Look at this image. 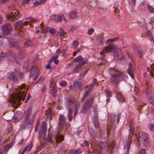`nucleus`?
<instances>
[{"mask_svg":"<svg viewBox=\"0 0 154 154\" xmlns=\"http://www.w3.org/2000/svg\"><path fill=\"white\" fill-rule=\"evenodd\" d=\"M111 75L110 82L112 85L115 87H117L119 82L128 77L127 75H123L122 73L119 71L115 70L111 68L110 70Z\"/></svg>","mask_w":154,"mask_h":154,"instance_id":"f257e3e1","label":"nucleus"},{"mask_svg":"<svg viewBox=\"0 0 154 154\" xmlns=\"http://www.w3.org/2000/svg\"><path fill=\"white\" fill-rule=\"evenodd\" d=\"M23 90V87H20L18 90L12 95L11 102L13 104L17 105L20 100H24L26 94Z\"/></svg>","mask_w":154,"mask_h":154,"instance_id":"f03ea898","label":"nucleus"},{"mask_svg":"<svg viewBox=\"0 0 154 154\" xmlns=\"http://www.w3.org/2000/svg\"><path fill=\"white\" fill-rule=\"evenodd\" d=\"M47 124L45 122H42L41 124L40 131L39 132L40 137L44 140L48 142H50L51 144H54V141L52 140V135L51 134H48V137H46V134L47 131Z\"/></svg>","mask_w":154,"mask_h":154,"instance_id":"7ed1b4c3","label":"nucleus"},{"mask_svg":"<svg viewBox=\"0 0 154 154\" xmlns=\"http://www.w3.org/2000/svg\"><path fill=\"white\" fill-rule=\"evenodd\" d=\"M127 54L128 56V61L129 62V67L127 70V72L132 78L134 79V66L135 65L134 61L131 53L127 52Z\"/></svg>","mask_w":154,"mask_h":154,"instance_id":"20e7f679","label":"nucleus"},{"mask_svg":"<svg viewBox=\"0 0 154 154\" xmlns=\"http://www.w3.org/2000/svg\"><path fill=\"white\" fill-rule=\"evenodd\" d=\"M93 100L91 98L85 101V103L83 105L81 109V112L82 114L86 113L89 108L90 105L92 104Z\"/></svg>","mask_w":154,"mask_h":154,"instance_id":"39448f33","label":"nucleus"},{"mask_svg":"<svg viewBox=\"0 0 154 154\" xmlns=\"http://www.w3.org/2000/svg\"><path fill=\"white\" fill-rule=\"evenodd\" d=\"M14 72H11L8 73L7 78L10 79L14 83H17L18 82V79L15 73H17L20 72V69L18 68H15L14 69Z\"/></svg>","mask_w":154,"mask_h":154,"instance_id":"423d86ee","label":"nucleus"},{"mask_svg":"<svg viewBox=\"0 0 154 154\" xmlns=\"http://www.w3.org/2000/svg\"><path fill=\"white\" fill-rule=\"evenodd\" d=\"M139 137L145 147L150 146V145L148 139V134L147 133H142L140 134H139Z\"/></svg>","mask_w":154,"mask_h":154,"instance_id":"0eeeda50","label":"nucleus"},{"mask_svg":"<svg viewBox=\"0 0 154 154\" xmlns=\"http://www.w3.org/2000/svg\"><path fill=\"white\" fill-rule=\"evenodd\" d=\"M76 101L75 98L71 97L66 99V108L68 110L73 111L72 109L75 106Z\"/></svg>","mask_w":154,"mask_h":154,"instance_id":"6e6552de","label":"nucleus"},{"mask_svg":"<svg viewBox=\"0 0 154 154\" xmlns=\"http://www.w3.org/2000/svg\"><path fill=\"white\" fill-rule=\"evenodd\" d=\"M5 55L7 58L11 61L15 62L17 64L19 63L18 61L16 59L15 54L11 51H8L5 53Z\"/></svg>","mask_w":154,"mask_h":154,"instance_id":"1a4fd4ad","label":"nucleus"},{"mask_svg":"<svg viewBox=\"0 0 154 154\" xmlns=\"http://www.w3.org/2000/svg\"><path fill=\"white\" fill-rule=\"evenodd\" d=\"M30 72L31 73L30 75V77H32L33 80H35L39 74L37 66L36 65L33 66L31 68Z\"/></svg>","mask_w":154,"mask_h":154,"instance_id":"9d476101","label":"nucleus"},{"mask_svg":"<svg viewBox=\"0 0 154 154\" xmlns=\"http://www.w3.org/2000/svg\"><path fill=\"white\" fill-rule=\"evenodd\" d=\"M2 28L3 33L5 35L10 34L12 30V28L11 25L9 23H6L3 25Z\"/></svg>","mask_w":154,"mask_h":154,"instance_id":"9b49d317","label":"nucleus"},{"mask_svg":"<svg viewBox=\"0 0 154 154\" xmlns=\"http://www.w3.org/2000/svg\"><path fill=\"white\" fill-rule=\"evenodd\" d=\"M29 22L28 21L23 22L22 20H19L14 24V26L15 29L17 30H20V29L22 28L24 25H28Z\"/></svg>","mask_w":154,"mask_h":154,"instance_id":"f8f14e48","label":"nucleus"},{"mask_svg":"<svg viewBox=\"0 0 154 154\" xmlns=\"http://www.w3.org/2000/svg\"><path fill=\"white\" fill-rule=\"evenodd\" d=\"M58 128L61 129L62 128L66 122V119L64 116L62 115H60L59 116Z\"/></svg>","mask_w":154,"mask_h":154,"instance_id":"ddd939ff","label":"nucleus"},{"mask_svg":"<svg viewBox=\"0 0 154 154\" xmlns=\"http://www.w3.org/2000/svg\"><path fill=\"white\" fill-rule=\"evenodd\" d=\"M116 47H115L114 44L111 43L107 46L104 48V51H105L106 53L109 52H114Z\"/></svg>","mask_w":154,"mask_h":154,"instance_id":"4468645a","label":"nucleus"},{"mask_svg":"<svg viewBox=\"0 0 154 154\" xmlns=\"http://www.w3.org/2000/svg\"><path fill=\"white\" fill-rule=\"evenodd\" d=\"M132 48L137 52V54L140 58L143 57V53L140 49V46L135 44H133L131 46Z\"/></svg>","mask_w":154,"mask_h":154,"instance_id":"2eb2a0df","label":"nucleus"},{"mask_svg":"<svg viewBox=\"0 0 154 154\" xmlns=\"http://www.w3.org/2000/svg\"><path fill=\"white\" fill-rule=\"evenodd\" d=\"M88 62V60L83 61L77 66L72 70V73H78L81 69V67L83 65L86 64Z\"/></svg>","mask_w":154,"mask_h":154,"instance_id":"dca6fc26","label":"nucleus"},{"mask_svg":"<svg viewBox=\"0 0 154 154\" xmlns=\"http://www.w3.org/2000/svg\"><path fill=\"white\" fill-rule=\"evenodd\" d=\"M73 87L75 90H81L83 88L82 85L78 81H75L73 83Z\"/></svg>","mask_w":154,"mask_h":154,"instance_id":"f3484780","label":"nucleus"},{"mask_svg":"<svg viewBox=\"0 0 154 154\" xmlns=\"http://www.w3.org/2000/svg\"><path fill=\"white\" fill-rule=\"evenodd\" d=\"M22 16V14H19L18 12H17V13L15 12L14 14L10 16L8 19L9 20H16Z\"/></svg>","mask_w":154,"mask_h":154,"instance_id":"a211bd4d","label":"nucleus"},{"mask_svg":"<svg viewBox=\"0 0 154 154\" xmlns=\"http://www.w3.org/2000/svg\"><path fill=\"white\" fill-rule=\"evenodd\" d=\"M82 152V149L80 148H79L77 149H71L69 150L67 152V154H81Z\"/></svg>","mask_w":154,"mask_h":154,"instance_id":"6ab92c4d","label":"nucleus"},{"mask_svg":"<svg viewBox=\"0 0 154 154\" xmlns=\"http://www.w3.org/2000/svg\"><path fill=\"white\" fill-rule=\"evenodd\" d=\"M19 44L17 41L15 39H12L10 44L11 47H15L17 49H20V46H19Z\"/></svg>","mask_w":154,"mask_h":154,"instance_id":"aec40b11","label":"nucleus"},{"mask_svg":"<svg viewBox=\"0 0 154 154\" xmlns=\"http://www.w3.org/2000/svg\"><path fill=\"white\" fill-rule=\"evenodd\" d=\"M149 102L152 105H154V96L149 92L146 95Z\"/></svg>","mask_w":154,"mask_h":154,"instance_id":"412c9836","label":"nucleus"},{"mask_svg":"<svg viewBox=\"0 0 154 154\" xmlns=\"http://www.w3.org/2000/svg\"><path fill=\"white\" fill-rule=\"evenodd\" d=\"M24 121L25 122L23 126V129L25 128L28 125H30L33 122L32 120L29 119V118L26 119L24 118Z\"/></svg>","mask_w":154,"mask_h":154,"instance_id":"4be33fe9","label":"nucleus"},{"mask_svg":"<svg viewBox=\"0 0 154 154\" xmlns=\"http://www.w3.org/2000/svg\"><path fill=\"white\" fill-rule=\"evenodd\" d=\"M54 139H55L57 142H59L62 141L63 140V136L60 135L59 134H57L55 135Z\"/></svg>","mask_w":154,"mask_h":154,"instance_id":"5701e85b","label":"nucleus"},{"mask_svg":"<svg viewBox=\"0 0 154 154\" xmlns=\"http://www.w3.org/2000/svg\"><path fill=\"white\" fill-rule=\"evenodd\" d=\"M33 44L32 40L30 39H28L24 43V46L25 48L31 46Z\"/></svg>","mask_w":154,"mask_h":154,"instance_id":"b1692460","label":"nucleus"},{"mask_svg":"<svg viewBox=\"0 0 154 154\" xmlns=\"http://www.w3.org/2000/svg\"><path fill=\"white\" fill-rule=\"evenodd\" d=\"M32 112V109L31 107H29L27 110L25 112L24 115L25 118L26 119L29 118V116L31 115Z\"/></svg>","mask_w":154,"mask_h":154,"instance_id":"393cba45","label":"nucleus"},{"mask_svg":"<svg viewBox=\"0 0 154 154\" xmlns=\"http://www.w3.org/2000/svg\"><path fill=\"white\" fill-rule=\"evenodd\" d=\"M100 54L101 56L100 57V58L101 60H102V62L100 63L99 64V66H100L101 65H104L106 63V60L104 58L105 57V53L104 52H101L100 53Z\"/></svg>","mask_w":154,"mask_h":154,"instance_id":"a878e982","label":"nucleus"},{"mask_svg":"<svg viewBox=\"0 0 154 154\" xmlns=\"http://www.w3.org/2000/svg\"><path fill=\"white\" fill-rule=\"evenodd\" d=\"M116 97L120 102L121 101H124L125 99L121 94L119 93H117L116 94Z\"/></svg>","mask_w":154,"mask_h":154,"instance_id":"bb28decb","label":"nucleus"},{"mask_svg":"<svg viewBox=\"0 0 154 154\" xmlns=\"http://www.w3.org/2000/svg\"><path fill=\"white\" fill-rule=\"evenodd\" d=\"M93 122L96 128H98L100 126V124L98 120L97 117H94L93 119Z\"/></svg>","mask_w":154,"mask_h":154,"instance_id":"cd10ccee","label":"nucleus"},{"mask_svg":"<svg viewBox=\"0 0 154 154\" xmlns=\"http://www.w3.org/2000/svg\"><path fill=\"white\" fill-rule=\"evenodd\" d=\"M77 12L75 11H72L69 13V18L70 19H74L76 16Z\"/></svg>","mask_w":154,"mask_h":154,"instance_id":"c85d7f7f","label":"nucleus"},{"mask_svg":"<svg viewBox=\"0 0 154 154\" xmlns=\"http://www.w3.org/2000/svg\"><path fill=\"white\" fill-rule=\"evenodd\" d=\"M116 118V116L115 115L113 114L111 115V118L110 119L111 120V124L109 125V127H112L115 122Z\"/></svg>","mask_w":154,"mask_h":154,"instance_id":"c756f323","label":"nucleus"},{"mask_svg":"<svg viewBox=\"0 0 154 154\" xmlns=\"http://www.w3.org/2000/svg\"><path fill=\"white\" fill-rule=\"evenodd\" d=\"M68 111V113L67 115V118L68 121L70 122L72 121L73 117L72 116V115L73 113V111Z\"/></svg>","mask_w":154,"mask_h":154,"instance_id":"7c9ffc66","label":"nucleus"},{"mask_svg":"<svg viewBox=\"0 0 154 154\" xmlns=\"http://www.w3.org/2000/svg\"><path fill=\"white\" fill-rule=\"evenodd\" d=\"M57 89H52L50 90V94L54 97L57 95Z\"/></svg>","mask_w":154,"mask_h":154,"instance_id":"2f4dec72","label":"nucleus"},{"mask_svg":"<svg viewBox=\"0 0 154 154\" xmlns=\"http://www.w3.org/2000/svg\"><path fill=\"white\" fill-rule=\"evenodd\" d=\"M108 145V144H107L106 142H99L98 146L101 149L105 148L106 146H107Z\"/></svg>","mask_w":154,"mask_h":154,"instance_id":"473e14b6","label":"nucleus"},{"mask_svg":"<svg viewBox=\"0 0 154 154\" xmlns=\"http://www.w3.org/2000/svg\"><path fill=\"white\" fill-rule=\"evenodd\" d=\"M146 35L148 36L150 40L153 42H154V39L150 31H148L146 33Z\"/></svg>","mask_w":154,"mask_h":154,"instance_id":"72a5a7b5","label":"nucleus"},{"mask_svg":"<svg viewBox=\"0 0 154 154\" xmlns=\"http://www.w3.org/2000/svg\"><path fill=\"white\" fill-rule=\"evenodd\" d=\"M46 114L47 115V119H49V121H50L51 119V112L50 108H49L46 111Z\"/></svg>","mask_w":154,"mask_h":154,"instance_id":"f704fd0d","label":"nucleus"},{"mask_svg":"<svg viewBox=\"0 0 154 154\" xmlns=\"http://www.w3.org/2000/svg\"><path fill=\"white\" fill-rule=\"evenodd\" d=\"M84 59L82 57V56L81 55L78 56L77 58L75 59L74 61H75L76 62H81V61L83 62V61H86V60H83Z\"/></svg>","mask_w":154,"mask_h":154,"instance_id":"c9c22d12","label":"nucleus"},{"mask_svg":"<svg viewBox=\"0 0 154 154\" xmlns=\"http://www.w3.org/2000/svg\"><path fill=\"white\" fill-rule=\"evenodd\" d=\"M93 152L96 154H102L101 149H98L96 148H94L93 149Z\"/></svg>","mask_w":154,"mask_h":154,"instance_id":"e433bc0d","label":"nucleus"},{"mask_svg":"<svg viewBox=\"0 0 154 154\" xmlns=\"http://www.w3.org/2000/svg\"><path fill=\"white\" fill-rule=\"evenodd\" d=\"M12 146V143L7 144L4 147V150L5 152H6Z\"/></svg>","mask_w":154,"mask_h":154,"instance_id":"4c0bfd02","label":"nucleus"},{"mask_svg":"<svg viewBox=\"0 0 154 154\" xmlns=\"http://www.w3.org/2000/svg\"><path fill=\"white\" fill-rule=\"evenodd\" d=\"M119 38V37H117L116 38H113L108 39L106 40V44H108L109 42H115L116 40L117 39H118Z\"/></svg>","mask_w":154,"mask_h":154,"instance_id":"58836bf2","label":"nucleus"},{"mask_svg":"<svg viewBox=\"0 0 154 154\" xmlns=\"http://www.w3.org/2000/svg\"><path fill=\"white\" fill-rule=\"evenodd\" d=\"M26 19L27 20H29V19H30V20L29 21V23H30L29 25L31 27H32V26L31 25V23H32L33 22H35L37 21L36 20V18H27Z\"/></svg>","mask_w":154,"mask_h":154,"instance_id":"ea45409f","label":"nucleus"},{"mask_svg":"<svg viewBox=\"0 0 154 154\" xmlns=\"http://www.w3.org/2000/svg\"><path fill=\"white\" fill-rule=\"evenodd\" d=\"M130 131L131 134L132 135H134L135 136H136V134L134 132V128L131 125L130 126Z\"/></svg>","mask_w":154,"mask_h":154,"instance_id":"a19ab883","label":"nucleus"},{"mask_svg":"<svg viewBox=\"0 0 154 154\" xmlns=\"http://www.w3.org/2000/svg\"><path fill=\"white\" fill-rule=\"evenodd\" d=\"M97 42L101 45L104 41V39L102 37H100L97 38Z\"/></svg>","mask_w":154,"mask_h":154,"instance_id":"79ce46f5","label":"nucleus"},{"mask_svg":"<svg viewBox=\"0 0 154 154\" xmlns=\"http://www.w3.org/2000/svg\"><path fill=\"white\" fill-rule=\"evenodd\" d=\"M66 32H64L63 30V29L62 28H61L60 29V36H63V35L66 34Z\"/></svg>","mask_w":154,"mask_h":154,"instance_id":"37998d69","label":"nucleus"},{"mask_svg":"<svg viewBox=\"0 0 154 154\" xmlns=\"http://www.w3.org/2000/svg\"><path fill=\"white\" fill-rule=\"evenodd\" d=\"M26 54L24 52H21L19 55V59H22L25 56Z\"/></svg>","mask_w":154,"mask_h":154,"instance_id":"c03bdc74","label":"nucleus"},{"mask_svg":"<svg viewBox=\"0 0 154 154\" xmlns=\"http://www.w3.org/2000/svg\"><path fill=\"white\" fill-rule=\"evenodd\" d=\"M19 76V79L20 80H22L24 78V75L23 72H19L18 74Z\"/></svg>","mask_w":154,"mask_h":154,"instance_id":"a18cd8bd","label":"nucleus"},{"mask_svg":"<svg viewBox=\"0 0 154 154\" xmlns=\"http://www.w3.org/2000/svg\"><path fill=\"white\" fill-rule=\"evenodd\" d=\"M130 143H131V142L130 141H129L127 145L125 146V148H126L128 153L129 152V151L130 148Z\"/></svg>","mask_w":154,"mask_h":154,"instance_id":"49530a36","label":"nucleus"},{"mask_svg":"<svg viewBox=\"0 0 154 154\" xmlns=\"http://www.w3.org/2000/svg\"><path fill=\"white\" fill-rule=\"evenodd\" d=\"M148 8L150 12L152 13H153L154 12V8L152 6L148 5Z\"/></svg>","mask_w":154,"mask_h":154,"instance_id":"de8ad7c7","label":"nucleus"},{"mask_svg":"<svg viewBox=\"0 0 154 154\" xmlns=\"http://www.w3.org/2000/svg\"><path fill=\"white\" fill-rule=\"evenodd\" d=\"M89 87L88 89V91L90 92L93 89L94 87V84H92L91 85V86H88Z\"/></svg>","mask_w":154,"mask_h":154,"instance_id":"09e8293b","label":"nucleus"},{"mask_svg":"<svg viewBox=\"0 0 154 154\" xmlns=\"http://www.w3.org/2000/svg\"><path fill=\"white\" fill-rule=\"evenodd\" d=\"M97 106H94L93 107V111L94 112V117H97Z\"/></svg>","mask_w":154,"mask_h":154,"instance_id":"8fccbe9b","label":"nucleus"},{"mask_svg":"<svg viewBox=\"0 0 154 154\" xmlns=\"http://www.w3.org/2000/svg\"><path fill=\"white\" fill-rule=\"evenodd\" d=\"M44 33H42V37H42V36L41 35H40V38H42V39H44V38H45V32H48V29H44Z\"/></svg>","mask_w":154,"mask_h":154,"instance_id":"3c124183","label":"nucleus"},{"mask_svg":"<svg viewBox=\"0 0 154 154\" xmlns=\"http://www.w3.org/2000/svg\"><path fill=\"white\" fill-rule=\"evenodd\" d=\"M59 55L58 54L56 55L55 56L53 57L50 60V62H51L52 60H55L58 58Z\"/></svg>","mask_w":154,"mask_h":154,"instance_id":"603ef678","label":"nucleus"},{"mask_svg":"<svg viewBox=\"0 0 154 154\" xmlns=\"http://www.w3.org/2000/svg\"><path fill=\"white\" fill-rule=\"evenodd\" d=\"M33 146V144L32 142H31L29 144H28L26 146H27V151H29L32 148Z\"/></svg>","mask_w":154,"mask_h":154,"instance_id":"864d4df0","label":"nucleus"},{"mask_svg":"<svg viewBox=\"0 0 154 154\" xmlns=\"http://www.w3.org/2000/svg\"><path fill=\"white\" fill-rule=\"evenodd\" d=\"M105 92L107 97H110L111 96V93L110 91L107 90H106Z\"/></svg>","mask_w":154,"mask_h":154,"instance_id":"5fc2aeb1","label":"nucleus"},{"mask_svg":"<svg viewBox=\"0 0 154 154\" xmlns=\"http://www.w3.org/2000/svg\"><path fill=\"white\" fill-rule=\"evenodd\" d=\"M94 29L93 28H91L88 30V33L89 35H90L94 32Z\"/></svg>","mask_w":154,"mask_h":154,"instance_id":"6e6d98bb","label":"nucleus"},{"mask_svg":"<svg viewBox=\"0 0 154 154\" xmlns=\"http://www.w3.org/2000/svg\"><path fill=\"white\" fill-rule=\"evenodd\" d=\"M114 8H115V10H114L116 12H118V11L119 10V8H119V5L118 6H117V3L115 4V7H114Z\"/></svg>","mask_w":154,"mask_h":154,"instance_id":"4d7b16f0","label":"nucleus"},{"mask_svg":"<svg viewBox=\"0 0 154 154\" xmlns=\"http://www.w3.org/2000/svg\"><path fill=\"white\" fill-rule=\"evenodd\" d=\"M75 105V109H76L78 110L80 106V103L77 102L76 103V101Z\"/></svg>","mask_w":154,"mask_h":154,"instance_id":"13d9d810","label":"nucleus"},{"mask_svg":"<svg viewBox=\"0 0 154 154\" xmlns=\"http://www.w3.org/2000/svg\"><path fill=\"white\" fill-rule=\"evenodd\" d=\"M140 25L142 26H144L145 25V22L144 19H142L140 22Z\"/></svg>","mask_w":154,"mask_h":154,"instance_id":"bf43d9fd","label":"nucleus"},{"mask_svg":"<svg viewBox=\"0 0 154 154\" xmlns=\"http://www.w3.org/2000/svg\"><path fill=\"white\" fill-rule=\"evenodd\" d=\"M66 82L65 81H62L60 83V85L61 86H64L66 85Z\"/></svg>","mask_w":154,"mask_h":154,"instance_id":"052dcab7","label":"nucleus"},{"mask_svg":"<svg viewBox=\"0 0 154 154\" xmlns=\"http://www.w3.org/2000/svg\"><path fill=\"white\" fill-rule=\"evenodd\" d=\"M90 92L88 91H87L86 92H85V94H84V96L82 98V101L83 100H84L85 98V97L88 95V94Z\"/></svg>","mask_w":154,"mask_h":154,"instance_id":"680f3d73","label":"nucleus"},{"mask_svg":"<svg viewBox=\"0 0 154 154\" xmlns=\"http://www.w3.org/2000/svg\"><path fill=\"white\" fill-rule=\"evenodd\" d=\"M19 120V119L16 117H14L13 118L12 120V122H16Z\"/></svg>","mask_w":154,"mask_h":154,"instance_id":"e2e57ef3","label":"nucleus"},{"mask_svg":"<svg viewBox=\"0 0 154 154\" xmlns=\"http://www.w3.org/2000/svg\"><path fill=\"white\" fill-rule=\"evenodd\" d=\"M49 32L51 34H53L55 33V30L53 28H51L50 29Z\"/></svg>","mask_w":154,"mask_h":154,"instance_id":"0e129e2a","label":"nucleus"},{"mask_svg":"<svg viewBox=\"0 0 154 154\" xmlns=\"http://www.w3.org/2000/svg\"><path fill=\"white\" fill-rule=\"evenodd\" d=\"M6 56L5 55V54L3 55H1L0 57V61H2L3 60L5 59V57H6Z\"/></svg>","mask_w":154,"mask_h":154,"instance_id":"69168bd1","label":"nucleus"},{"mask_svg":"<svg viewBox=\"0 0 154 154\" xmlns=\"http://www.w3.org/2000/svg\"><path fill=\"white\" fill-rule=\"evenodd\" d=\"M149 129L150 130L153 132L154 131V125H150L149 127Z\"/></svg>","mask_w":154,"mask_h":154,"instance_id":"338daca9","label":"nucleus"},{"mask_svg":"<svg viewBox=\"0 0 154 154\" xmlns=\"http://www.w3.org/2000/svg\"><path fill=\"white\" fill-rule=\"evenodd\" d=\"M146 151L145 149H142L140 152V154H146Z\"/></svg>","mask_w":154,"mask_h":154,"instance_id":"774afa93","label":"nucleus"}]
</instances>
